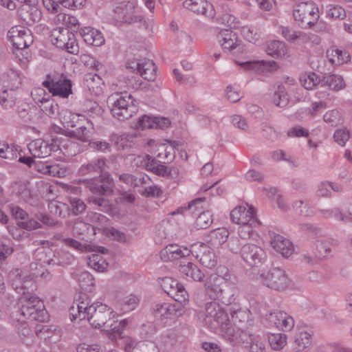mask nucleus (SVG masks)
I'll return each instance as SVG.
<instances>
[{"label":"nucleus","mask_w":352,"mask_h":352,"mask_svg":"<svg viewBox=\"0 0 352 352\" xmlns=\"http://www.w3.org/2000/svg\"><path fill=\"white\" fill-rule=\"evenodd\" d=\"M268 319L270 322L283 331H289L294 326L293 318L284 311L272 312L270 314Z\"/></svg>","instance_id":"24"},{"label":"nucleus","mask_w":352,"mask_h":352,"mask_svg":"<svg viewBox=\"0 0 352 352\" xmlns=\"http://www.w3.org/2000/svg\"><path fill=\"white\" fill-rule=\"evenodd\" d=\"M266 52L268 55L273 58H279L287 56L289 50L285 43L273 41L268 44Z\"/></svg>","instance_id":"30"},{"label":"nucleus","mask_w":352,"mask_h":352,"mask_svg":"<svg viewBox=\"0 0 352 352\" xmlns=\"http://www.w3.org/2000/svg\"><path fill=\"white\" fill-rule=\"evenodd\" d=\"M271 238V244L273 248L283 257L287 258L292 254L294 249L289 239L276 234H274Z\"/></svg>","instance_id":"25"},{"label":"nucleus","mask_w":352,"mask_h":352,"mask_svg":"<svg viewBox=\"0 0 352 352\" xmlns=\"http://www.w3.org/2000/svg\"><path fill=\"white\" fill-rule=\"evenodd\" d=\"M232 320L234 323H243L249 322L251 313L248 309H239L230 311Z\"/></svg>","instance_id":"55"},{"label":"nucleus","mask_w":352,"mask_h":352,"mask_svg":"<svg viewBox=\"0 0 352 352\" xmlns=\"http://www.w3.org/2000/svg\"><path fill=\"white\" fill-rule=\"evenodd\" d=\"M85 0H43L44 7L50 12L56 14L60 11V5L69 9L80 8Z\"/></svg>","instance_id":"23"},{"label":"nucleus","mask_w":352,"mask_h":352,"mask_svg":"<svg viewBox=\"0 0 352 352\" xmlns=\"http://www.w3.org/2000/svg\"><path fill=\"white\" fill-rule=\"evenodd\" d=\"M324 121L331 126H337L343 123V118L340 113L333 109L327 112L323 117Z\"/></svg>","instance_id":"50"},{"label":"nucleus","mask_w":352,"mask_h":352,"mask_svg":"<svg viewBox=\"0 0 352 352\" xmlns=\"http://www.w3.org/2000/svg\"><path fill=\"white\" fill-rule=\"evenodd\" d=\"M181 304L157 303L153 308V314L155 318L161 320L175 319L184 313Z\"/></svg>","instance_id":"15"},{"label":"nucleus","mask_w":352,"mask_h":352,"mask_svg":"<svg viewBox=\"0 0 352 352\" xmlns=\"http://www.w3.org/2000/svg\"><path fill=\"white\" fill-rule=\"evenodd\" d=\"M228 276L227 274L223 276L212 274L207 278L204 283V290L210 299L215 301L218 298L223 287L226 286V278Z\"/></svg>","instance_id":"20"},{"label":"nucleus","mask_w":352,"mask_h":352,"mask_svg":"<svg viewBox=\"0 0 352 352\" xmlns=\"http://www.w3.org/2000/svg\"><path fill=\"white\" fill-rule=\"evenodd\" d=\"M73 232L77 236H87L90 232L94 234V228L91 225L78 219L74 222Z\"/></svg>","instance_id":"44"},{"label":"nucleus","mask_w":352,"mask_h":352,"mask_svg":"<svg viewBox=\"0 0 352 352\" xmlns=\"http://www.w3.org/2000/svg\"><path fill=\"white\" fill-rule=\"evenodd\" d=\"M240 226L238 229V234L241 239H247L252 237L254 234L253 228L259 223H243L239 224Z\"/></svg>","instance_id":"58"},{"label":"nucleus","mask_w":352,"mask_h":352,"mask_svg":"<svg viewBox=\"0 0 352 352\" xmlns=\"http://www.w3.org/2000/svg\"><path fill=\"white\" fill-rule=\"evenodd\" d=\"M142 162H144L143 166H144L147 170L153 172L158 176L166 177L168 174V166L160 163L159 160L146 155Z\"/></svg>","instance_id":"29"},{"label":"nucleus","mask_w":352,"mask_h":352,"mask_svg":"<svg viewBox=\"0 0 352 352\" xmlns=\"http://www.w3.org/2000/svg\"><path fill=\"white\" fill-rule=\"evenodd\" d=\"M183 6L186 9L209 19L214 18L216 14L213 5L206 0H186L183 2Z\"/></svg>","instance_id":"21"},{"label":"nucleus","mask_w":352,"mask_h":352,"mask_svg":"<svg viewBox=\"0 0 352 352\" xmlns=\"http://www.w3.org/2000/svg\"><path fill=\"white\" fill-rule=\"evenodd\" d=\"M108 166L106 164L105 159L101 157L97 160H94L87 164H82L79 168V173L82 175H88L94 173H107V169Z\"/></svg>","instance_id":"28"},{"label":"nucleus","mask_w":352,"mask_h":352,"mask_svg":"<svg viewBox=\"0 0 352 352\" xmlns=\"http://www.w3.org/2000/svg\"><path fill=\"white\" fill-rule=\"evenodd\" d=\"M138 6L136 1H123L118 4L114 9L115 19L119 22L133 24L143 23L147 28V23L141 14H134L133 12Z\"/></svg>","instance_id":"6"},{"label":"nucleus","mask_w":352,"mask_h":352,"mask_svg":"<svg viewBox=\"0 0 352 352\" xmlns=\"http://www.w3.org/2000/svg\"><path fill=\"white\" fill-rule=\"evenodd\" d=\"M261 278L265 285L276 291L285 290L291 283V280L285 272L278 267L272 268L265 274H262Z\"/></svg>","instance_id":"8"},{"label":"nucleus","mask_w":352,"mask_h":352,"mask_svg":"<svg viewBox=\"0 0 352 352\" xmlns=\"http://www.w3.org/2000/svg\"><path fill=\"white\" fill-rule=\"evenodd\" d=\"M181 247L176 244H170L160 252V256L164 261H171L179 258Z\"/></svg>","instance_id":"46"},{"label":"nucleus","mask_w":352,"mask_h":352,"mask_svg":"<svg viewBox=\"0 0 352 352\" xmlns=\"http://www.w3.org/2000/svg\"><path fill=\"white\" fill-rule=\"evenodd\" d=\"M205 197L197 198L189 202L188 207H181L178 208L176 211L173 212V214H183L184 211H186L187 210H191L192 212L198 211L204 208L202 204L205 202Z\"/></svg>","instance_id":"53"},{"label":"nucleus","mask_w":352,"mask_h":352,"mask_svg":"<svg viewBox=\"0 0 352 352\" xmlns=\"http://www.w3.org/2000/svg\"><path fill=\"white\" fill-rule=\"evenodd\" d=\"M54 253L50 249H45L44 248H37L34 253V261L39 262L45 265H54V258H51Z\"/></svg>","instance_id":"36"},{"label":"nucleus","mask_w":352,"mask_h":352,"mask_svg":"<svg viewBox=\"0 0 352 352\" xmlns=\"http://www.w3.org/2000/svg\"><path fill=\"white\" fill-rule=\"evenodd\" d=\"M135 102L131 94H116L107 100L111 115L119 120H128L137 113L138 107Z\"/></svg>","instance_id":"3"},{"label":"nucleus","mask_w":352,"mask_h":352,"mask_svg":"<svg viewBox=\"0 0 352 352\" xmlns=\"http://www.w3.org/2000/svg\"><path fill=\"white\" fill-rule=\"evenodd\" d=\"M18 12L20 17L28 25L38 22L41 19V12L34 5H22Z\"/></svg>","instance_id":"27"},{"label":"nucleus","mask_w":352,"mask_h":352,"mask_svg":"<svg viewBox=\"0 0 352 352\" xmlns=\"http://www.w3.org/2000/svg\"><path fill=\"white\" fill-rule=\"evenodd\" d=\"M238 64L246 69H252L255 71L258 69L259 67H263V69H267L269 70H274L277 68L276 63L273 60L249 61L238 63Z\"/></svg>","instance_id":"37"},{"label":"nucleus","mask_w":352,"mask_h":352,"mask_svg":"<svg viewBox=\"0 0 352 352\" xmlns=\"http://www.w3.org/2000/svg\"><path fill=\"white\" fill-rule=\"evenodd\" d=\"M52 43L57 47L65 50L70 54H76L78 52V45L75 40V36L68 29L57 28L52 32Z\"/></svg>","instance_id":"9"},{"label":"nucleus","mask_w":352,"mask_h":352,"mask_svg":"<svg viewBox=\"0 0 352 352\" xmlns=\"http://www.w3.org/2000/svg\"><path fill=\"white\" fill-rule=\"evenodd\" d=\"M56 149V146L43 139H36L28 144V150L33 157L44 158L51 155L52 151Z\"/></svg>","instance_id":"22"},{"label":"nucleus","mask_w":352,"mask_h":352,"mask_svg":"<svg viewBox=\"0 0 352 352\" xmlns=\"http://www.w3.org/2000/svg\"><path fill=\"white\" fill-rule=\"evenodd\" d=\"M243 36L250 43H254L258 41L260 32L254 27L245 26L242 28Z\"/></svg>","instance_id":"59"},{"label":"nucleus","mask_w":352,"mask_h":352,"mask_svg":"<svg viewBox=\"0 0 352 352\" xmlns=\"http://www.w3.org/2000/svg\"><path fill=\"white\" fill-rule=\"evenodd\" d=\"M192 255L206 267L212 268L217 263V256L212 249L204 243L193 244Z\"/></svg>","instance_id":"16"},{"label":"nucleus","mask_w":352,"mask_h":352,"mask_svg":"<svg viewBox=\"0 0 352 352\" xmlns=\"http://www.w3.org/2000/svg\"><path fill=\"white\" fill-rule=\"evenodd\" d=\"M63 243L68 247L72 248L80 252H88L91 251V247L87 244H82L80 242L72 239L65 238L63 239Z\"/></svg>","instance_id":"61"},{"label":"nucleus","mask_w":352,"mask_h":352,"mask_svg":"<svg viewBox=\"0 0 352 352\" xmlns=\"http://www.w3.org/2000/svg\"><path fill=\"white\" fill-rule=\"evenodd\" d=\"M213 221L212 215L210 211L201 212L196 220V226L199 229H206Z\"/></svg>","instance_id":"56"},{"label":"nucleus","mask_w":352,"mask_h":352,"mask_svg":"<svg viewBox=\"0 0 352 352\" xmlns=\"http://www.w3.org/2000/svg\"><path fill=\"white\" fill-rule=\"evenodd\" d=\"M52 96L67 98L72 94V82L63 75H50L42 83Z\"/></svg>","instance_id":"7"},{"label":"nucleus","mask_w":352,"mask_h":352,"mask_svg":"<svg viewBox=\"0 0 352 352\" xmlns=\"http://www.w3.org/2000/svg\"><path fill=\"white\" fill-rule=\"evenodd\" d=\"M12 287L21 296L14 311L12 317L18 322H24L25 320L45 322L48 314L43 302L31 292L36 289L35 281L30 276L23 273L20 269H13L9 274Z\"/></svg>","instance_id":"1"},{"label":"nucleus","mask_w":352,"mask_h":352,"mask_svg":"<svg viewBox=\"0 0 352 352\" xmlns=\"http://www.w3.org/2000/svg\"><path fill=\"white\" fill-rule=\"evenodd\" d=\"M281 34L289 42H295L297 39L307 41V35L300 31L294 30L288 27H280Z\"/></svg>","instance_id":"43"},{"label":"nucleus","mask_w":352,"mask_h":352,"mask_svg":"<svg viewBox=\"0 0 352 352\" xmlns=\"http://www.w3.org/2000/svg\"><path fill=\"white\" fill-rule=\"evenodd\" d=\"M82 109L88 116L93 118L101 117L104 112L102 108L91 100H85L82 104Z\"/></svg>","instance_id":"35"},{"label":"nucleus","mask_w":352,"mask_h":352,"mask_svg":"<svg viewBox=\"0 0 352 352\" xmlns=\"http://www.w3.org/2000/svg\"><path fill=\"white\" fill-rule=\"evenodd\" d=\"M79 33L88 45L100 46L104 43L102 33L93 28L85 27L80 30Z\"/></svg>","instance_id":"26"},{"label":"nucleus","mask_w":352,"mask_h":352,"mask_svg":"<svg viewBox=\"0 0 352 352\" xmlns=\"http://www.w3.org/2000/svg\"><path fill=\"white\" fill-rule=\"evenodd\" d=\"M160 285L164 292L179 303L184 302L188 300L187 292L177 280L171 277H164L161 279Z\"/></svg>","instance_id":"13"},{"label":"nucleus","mask_w":352,"mask_h":352,"mask_svg":"<svg viewBox=\"0 0 352 352\" xmlns=\"http://www.w3.org/2000/svg\"><path fill=\"white\" fill-rule=\"evenodd\" d=\"M155 117L151 118L146 115L142 116L138 120L135 128L138 129L145 130L147 129L154 128Z\"/></svg>","instance_id":"60"},{"label":"nucleus","mask_w":352,"mask_h":352,"mask_svg":"<svg viewBox=\"0 0 352 352\" xmlns=\"http://www.w3.org/2000/svg\"><path fill=\"white\" fill-rule=\"evenodd\" d=\"M89 203L94 205L96 209L103 212H108L111 209L110 201L108 199L100 197H90L89 198Z\"/></svg>","instance_id":"48"},{"label":"nucleus","mask_w":352,"mask_h":352,"mask_svg":"<svg viewBox=\"0 0 352 352\" xmlns=\"http://www.w3.org/2000/svg\"><path fill=\"white\" fill-rule=\"evenodd\" d=\"M327 12V15L333 19H344L346 16L345 10L339 6L330 5Z\"/></svg>","instance_id":"63"},{"label":"nucleus","mask_w":352,"mask_h":352,"mask_svg":"<svg viewBox=\"0 0 352 352\" xmlns=\"http://www.w3.org/2000/svg\"><path fill=\"white\" fill-rule=\"evenodd\" d=\"M241 256L248 265L257 267L265 262L267 254L260 246L253 243H246L241 248Z\"/></svg>","instance_id":"12"},{"label":"nucleus","mask_w":352,"mask_h":352,"mask_svg":"<svg viewBox=\"0 0 352 352\" xmlns=\"http://www.w3.org/2000/svg\"><path fill=\"white\" fill-rule=\"evenodd\" d=\"M13 91L8 92L7 89H4L0 94V104L6 109H11L15 105L16 98Z\"/></svg>","instance_id":"49"},{"label":"nucleus","mask_w":352,"mask_h":352,"mask_svg":"<svg viewBox=\"0 0 352 352\" xmlns=\"http://www.w3.org/2000/svg\"><path fill=\"white\" fill-rule=\"evenodd\" d=\"M135 136L130 134H122L117 138L116 144L119 147L125 149L134 144Z\"/></svg>","instance_id":"64"},{"label":"nucleus","mask_w":352,"mask_h":352,"mask_svg":"<svg viewBox=\"0 0 352 352\" xmlns=\"http://www.w3.org/2000/svg\"><path fill=\"white\" fill-rule=\"evenodd\" d=\"M321 87H327L331 90L339 91L345 87V83L341 76L332 74L321 79Z\"/></svg>","instance_id":"33"},{"label":"nucleus","mask_w":352,"mask_h":352,"mask_svg":"<svg viewBox=\"0 0 352 352\" xmlns=\"http://www.w3.org/2000/svg\"><path fill=\"white\" fill-rule=\"evenodd\" d=\"M41 110L45 115L52 118H56L59 114L58 104L54 101V99L50 97L43 98L41 102L38 104Z\"/></svg>","instance_id":"34"},{"label":"nucleus","mask_w":352,"mask_h":352,"mask_svg":"<svg viewBox=\"0 0 352 352\" xmlns=\"http://www.w3.org/2000/svg\"><path fill=\"white\" fill-rule=\"evenodd\" d=\"M268 341L274 350H280L287 343V336L284 333H271L268 336Z\"/></svg>","instance_id":"47"},{"label":"nucleus","mask_w":352,"mask_h":352,"mask_svg":"<svg viewBox=\"0 0 352 352\" xmlns=\"http://www.w3.org/2000/svg\"><path fill=\"white\" fill-rule=\"evenodd\" d=\"M54 265H68L73 263L75 261L74 256L69 252L60 251L54 254Z\"/></svg>","instance_id":"52"},{"label":"nucleus","mask_w":352,"mask_h":352,"mask_svg":"<svg viewBox=\"0 0 352 352\" xmlns=\"http://www.w3.org/2000/svg\"><path fill=\"white\" fill-rule=\"evenodd\" d=\"M177 336L174 332H168L161 336L160 348L165 351H170L173 347L177 346Z\"/></svg>","instance_id":"39"},{"label":"nucleus","mask_w":352,"mask_h":352,"mask_svg":"<svg viewBox=\"0 0 352 352\" xmlns=\"http://www.w3.org/2000/svg\"><path fill=\"white\" fill-rule=\"evenodd\" d=\"M78 309L80 312H84L85 319H87L92 327L100 329L104 326L108 328L107 325L109 324V322L113 311L107 305L100 302L90 304L87 300H83L81 301V305L78 306Z\"/></svg>","instance_id":"2"},{"label":"nucleus","mask_w":352,"mask_h":352,"mask_svg":"<svg viewBox=\"0 0 352 352\" xmlns=\"http://www.w3.org/2000/svg\"><path fill=\"white\" fill-rule=\"evenodd\" d=\"M4 82L7 83V87L10 90L17 89L21 85V77L18 72L14 70H10L5 76Z\"/></svg>","instance_id":"51"},{"label":"nucleus","mask_w":352,"mask_h":352,"mask_svg":"<svg viewBox=\"0 0 352 352\" xmlns=\"http://www.w3.org/2000/svg\"><path fill=\"white\" fill-rule=\"evenodd\" d=\"M294 20L302 28H310L314 26L319 18L318 8L311 1H301L293 10Z\"/></svg>","instance_id":"4"},{"label":"nucleus","mask_w":352,"mask_h":352,"mask_svg":"<svg viewBox=\"0 0 352 352\" xmlns=\"http://www.w3.org/2000/svg\"><path fill=\"white\" fill-rule=\"evenodd\" d=\"M36 109L31 108L28 104H22L18 107V114L20 118L24 122H32L34 123L36 122V118L34 116V114H36Z\"/></svg>","instance_id":"41"},{"label":"nucleus","mask_w":352,"mask_h":352,"mask_svg":"<svg viewBox=\"0 0 352 352\" xmlns=\"http://www.w3.org/2000/svg\"><path fill=\"white\" fill-rule=\"evenodd\" d=\"M50 212L55 216L65 217L68 214L69 206L57 201H50L48 204Z\"/></svg>","instance_id":"45"},{"label":"nucleus","mask_w":352,"mask_h":352,"mask_svg":"<svg viewBox=\"0 0 352 352\" xmlns=\"http://www.w3.org/2000/svg\"><path fill=\"white\" fill-rule=\"evenodd\" d=\"M273 103L279 107H286L289 102V97L285 87L283 85H278L274 91L272 97Z\"/></svg>","instance_id":"40"},{"label":"nucleus","mask_w":352,"mask_h":352,"mask_svg":"<svg viewBox=\"0 0 352 352\" xmlns=\"http://www.w3.org/2000/svg\"><path fill=\"white\" fill-rule=\"evenodd\" d=\"M18 146L8 144V143H0V157L7 160L16 159L19 154Z\"/></svg>","instance_id":"42"},{"label":"nucleus","mask_w":352,"mask_h":352,"mask_svg":"<svg viewBox=\"0 0 352 352\" xmlns=\"http://www.w3.org/2000/svg\"><path fill=\"white\" fill-rule=\"evenodd\" d=\"M37 170L45 175H49L53 177H60L63 176V171L61 170L58 165H41L38 167Z\"/></svg>","instance_id":"57"},{"label":"nucleus","mask_w":352,"mask_h":352,"mask_svg":"<svg viewBox=\"0 0 352 352\" xmlns=\"http://www.w3.org/2000/svg\"><path fill=\"white\" fill-rule=\"evenodd\" d=\"M88 265L96 272H103L108 267V263L99 254H92L88 258Z\"/></svg>","instance_id":"38"},{"label":"nucleus","mask_w":352,"mask_h":352,"mask_svg":"<svg viewBox=\"0 0 352 352\" xmlns=\"http://www.w3.org/2000/svg\"><path fill=\"white\" fill-rule=\"evenodd\" d=\"M230 219L232 221L237 224L243 223H260L256 218L255 210L252 206L247 208L245 206H237L230 212Z\"/></svg>","instance_id":"19"},{"label":"nucleus","mask_w":352,"mask_h":352,"mask_svg":"<svg viewBox=\"0 0 352 352\" xmlns=\"http://www.w3.org/2000/svg\"><path fill=\"white\" fill-rule=\"evenodd\" d=\"M7 36L16 50H25L33 43V36L30 30L23 27H12L8 31Z\"/></svg>","instance_id":"11"},{"label":"nucleus","mask_w":352,"mask_h":352,"mask_svg":"<svg viewBox=\"0 0 352 352\" xmlns=\"http://www.w3.org/2000/svg\"><path fill=\"white\" fill-rule=\"evenodd\" d=\"M126 67L128 70L139 74L144 80L153 81L155 79L157 67L153 60L146 58L129 60Z\"/></svg>","instance_id":"10"},{"label":"nucleus","mask_w":352,"mask_h":352,"mask_svg":"<svg viewBox=\"0 0 352 352\" xmlns=\"http://www.w3.org/2000/svg\"><path fill=\"white\" fill-rule=\"evenodd\" d=\"M326 54L329 62L335 65H341L349 60V55L346 51L334 47L327 50Z\"/></svg>","instance_id":"31"},{"label":"nucleus","mask_w":352,"mask_h":352,"mask_svg":"<svg viewBox=\"0 0 352 352\" xmlns=\"http://www.w3.org/2000/svg\"><path fill=\"white\" fill-rule=\"evenodd\" d=\"M300 80L302 85L306 89H312L317 85L321 86V79H320L315 73L305 75L300 78Z\"/></svg>","instance_id":"54"},{"label":"nucleus","mask_w":352,"mask_h":352,"mask_svg":"<svg viewBox=\"0 0 352 352\" xmlns=\"http://www.w3.org/2000/svg\"><path fill=\"white\" fill-rule=\"evenodd\" d=\"M206 317L204 320L206 324L215 327L216 324H226L228 321V316L223 308L215 301L206 304Z\"/></svg>","instance_id":"14"},{"label":"nucleus","mask_w":352,"mask_h":352,"mask_svg":"<svg viewBox=\"0 0 352 352\" xmlns=\"http://www.w3.org/2000/svg\"><path fill=\"white\" fill-rule=\"evenodd\" d=\"M69 204L72 212L76 215L82 213L86 209V204L85 202L77 197L69 198Z\"/></svg>","instance_id":"62"},{"label":"nucleus","mask_w":352,"mask_h":352,"mask_svg":"<svg viewBox=\"0 0 352 352\" xmlns=\"http://www.w3.org/2000/svg\"><path fill=\"white\" fill-rule=\"evenodd\" d=\"M79 183L93 194L99 196L111 195L113 192L114 182L108 173H102L98 177L80 180Z\"/></svg>","instance_id":"5"},{"label":"nucleus","mask_w":352,"mask_h":352,"mask_svg":"<svg viewBox=\"0 0 352 352\" xmlns=\"http://www.w3.org/2000/svg\"><path fill=\"white\" fill-rule=\"evenodd\" d=\"M218 38L224 50L233 51L234 53H240L243 50L241 41L239 39L236 33L230 30H221Z\"/></svg>","instance_id":"18"},{"label":"nucleus","mask_w":352,"mask_h":352,"mask_svg":"<svg viewBox=\"0 0 352 352\" xmlns=\"http://www.w3.org/2000/svg\"><path fill=\"white\" fill-rule=\"evenodd\" d=\"M237 296L238 288L236 284V277L228 274V277L226 278V286L223 287L222 291L219 293L218 298L215 301L225 305H230L235 302Z\"/></svg>","instance_id":"17"},{"label":"nucleus","mask_w":352,"mask_h":352,"mask_svg":"<svg viewBox=\"0 0 352 352\" xmlns=\"http://www.w3.org/2000/svg\"><path fill=\"white\" fill-rule=\"evenodd\" d=\"M179 270L182 274L191 278L194 280L202 281L204 277V274L197 265L190 262L181 263Z\"/></svg>","instance_id":"32"}]
</instances>
